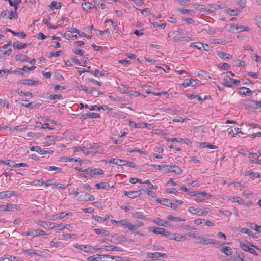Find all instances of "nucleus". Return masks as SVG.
<instances>
[{"instance_id":"50","label":"nucleus","mask_w":261,"mask_h":261,"mask_svg":"<svg viewBox=\"0 0 261 261\" xmlns=\"http://www.w3.org/2000/svg\"><path fill=\"white\" fill-rule=\"evenodd\" d=\"M101 256L97 254L95 256H91L88 257V259L90 261H101Z\"/></svg>"},{"instance_id":"20","label":"nucleus","mask_w":261,"mask_h":261,"mask_svg":"<svg viewBox=\"0 0 261 261\" xmlns=\"http://www.w3.org/2000/svg\"><path fill=\"white\" fill-rule=\"evenodd\" d=\"M15 60L17 61L29 62V58L25 55L18 54L15 56Z\"/></svg>"},{"instance_id":"17","label":"nucleus","mask_w":261,"mask_h":261,"mask_svg":"<svg viewBox=\"0 0 261 261\" xmlns=\"http://www.w3.org/2000/svg\"><path fill=\"white\" fill-rule=\"evenodd\" d=\"M0 52L2 53L4 56H10V55H11L12 53V50L11 48H8L7 45L5 44L2 46V49L0 50Z\"/></svg>"},{"instance_id":"21","label":"nucleus","mask_w":261,"mask_h":261,"mask_svg":"<svg viewBox=\"0 0 261 261\" xmlns=\"http://www.w3.org/2000/svg\"><path fill=\"white\" fill-rule=\"evenodd\" d=\"M94 219L99 223H102L107 221L109 218V215L106 214L104 217H100L99 216H93Z\"/></svg>"},{"instance_id":"45","label":"nucleus","mask_w":261,"mask_h":261,"mask_svg":"<svg viewBox=\"0 0 261 261\" xmlns=\"http://www.w3.org/2000/svg\"><path fill=\"white\" fill-rule=\"evenodd\" d=\"M176 32L179 35H187L189 33V31L188 30L180 27L177 28Z\"/></svg>"},{"instance_id":"54","label":"nucleus","mask_w":261,"mask_h":261,"mask_svg":"<svg viewBox=\"0 0 261 261\" xmlns=\"http://www.w3.org/2000/svg\"><path fill=\"white\" fill-rule=\"evenodd\" d=\"M86 170H88V168L84 169L83 172L80 173L79 175L82 178H86L90 176L89 171H87Z\"/></svg>"},{"instance_id":"61","label":"nucleus","mask_w":261,"mask_h":261,"mask_svg":"<svg viewBox=\"0 0 261 261\" xmlns=\"http://www.w3.org/2000/svg\"><path fill=\"white\" fill-rule=\"evenodd\" d=\"M211 7L212 8H213L215 10L218 9H221L224 8V5L221 4V5H218V4H212L210 5Z\"/></svg>"},{"instance_id":"2","label":"nucleus","mask_w":261,"mask_h":261,"mask_svg":"<svg viewBox=\"0 0 261 261\" xmlns=\"http://www.w3.org/2000/svg\"><path fill=\"white\" fill-rule=\"evenodd\" d=\"M240 83V81L239 80L233 79L229 76H225L222 83L225 87H231L233 85H238Z\"/></svg>"},{"instance_id":"56","label":"nucleus","mask_w":261,"mask_h":261,"mask_svg":"<svg viewBox=\"0 0 261 261\" xmlns=\"http://www.w3.org/2000/svg\"><path fill=\"white\" fill-rule=\"evenodd\" d=\"M257 172H254L251 170L246 171L245 173L246 176H249L251 178H256Z\"/></svg>"},{"instance_id":"6","label":"nucleus","mask_w":261,"mask_h":261,"mask_svg":"<svg viewBox=\"0 0 261 261\" xmlns=\"http://www.w3.org/2000/svg\"><path fill=\"white\" fill-rule=\"evenodd\" d=\"M199 243L203 244L204 245H216L218 244L219 242L215 239H209L207 238L202 237L199 238Z\"/></svg>"},{"instance_id":"19","label":"nucleus","mask_w":261,"mask_h":261,"mask_svg":"<svg viewBox=\"0 0 261 261\" xmlns=\"http://www.w3.org/2000/svg\"><path fill=\"white\" fill-rule=\"evenodd\" d=\"M238 93L241 95H248L251 93V90L248 88L242 87L239 88Z\"/></svg>"},{"instance_id":"62","label":"nucleus","mask_w":261,"mask_h":261,"mask_svg":"<svg viewBox=\"0 0 261 261\" xmlns=\"http://www.w3.org/2000/svg\"><path fill=\"white\" fill-rule=\"evenodd\" d=\"M153 222L156 224L162 226L163 224V220L159 218H156L153 220Z\"/></svg>"},{"instance_id":"27","label":"nucleus","mask_w":261,"mask_h":261,"mask_svg":"<svg viewBox=\"0 0 261 261\" xmlns=\"http://www.w3.org/2000/svg\"><path fill=\"white\" fill-rule=\"evenodd\" d=\"M67 226H69V225L65 223H60L59 224H56L55 223H54L53 229L57 230H61L66 228Z\"/></svg>"},{"instance_id":"28","label":"nucleus","mask_w":261,"mask_h":261,"mask_svg":"<svg viewBox=\"0 0 261 261\" xmlns=\"http://www.w3.org/2000/svg\"><path fill=\"white\" fill-rule=\"evenodd\" d=\"M200 146L202 148H207L210 149H217L218 147L215 145H212L207 142H202L200 144Z\"/></svg>"},{"instance_id":"1","label":"nucleus","mask_w":261,"mask_h":261,"mask_svg":"<svg viewBox=\"0 0 261 261\" xmlns=\"http://www.w3.org/2000/svg\"><path fill=\"white\" fill-rule=\"evenodd\" d=\"M109 163H112L115 165L119 166H127L130 167H133L134 163L132 162H128L127 161L117 159L115 158H111L108 162Z\"/></svg>"},{"instance_id":"53","label":"nucleus","mask_w":261,"mask_h":261,"mask_svg":"<svg viewBox=\"0 0 261 261\" xmlns=\"http://www.w3.org/2000/svg\"><path fill=\"white\" fill-rule=\"evenodd\" d=\"M11 33L14 36H17L21 38H24L26 36V34L23 32H16L12 30V31H11Z\"/></svg>"},{"instance_id":"49","label":"nucleus","mask_w":261,"mask_h":261,"mask_svg":"<svg viewBox=\"0 0 261 261\" xmlns=\"http://www.w3.org/2000/svg\"><path fill=\"white\" fill-rule=\"evenodd\" d=\"M119 225L123 226L124 228H127L129 223V221L128 219H125L123 220H119Z\"/></svg>"},{"instance_id":"51","label":"nucleus","mask_w":261,"mask_h":261,"mask_svg":"<svg viewBox=\"0 0 261 261\" xmlns=\"http://www.w3.org/2000/svg\"><path fill=\"white\" fill-rule=\"evenodd\" d=\"M11 6L14 7L16 10L19 4V0H8Z\"/></svg>"},{"instance_id":"9","label":"nucleus","mask_w":261,"mask_h":261,"mask_svg":"<svg viewBox=\"0 0 261 261\" xmlns=\"http://www.w3.org/2000/svg\"><path fill=\"white\" fill-rule=\"evenodd\" d=\"M74 247L80 250L83 251L87 253L90 252L92 249V247L91 246L85 245H79L77 244H75L74 245Z\"/></svg>"},{"instance_id":"11","label":"nucleus","mask_w":261,"mask_h":261,"mask_svg":"<svg viewBox=\"0 0 261 261\" xmlns=\"http://www.w3.org/2000/svg\"><path fill=\"white\" fill-rule=\"evenodd\" d=\"M13 191H5L0 192V199L9 198L15 195Z\"/></svg>"},{"instance_id":"29","label":"nucleus","mask_w":261,"mask_h":261,"mask_svg":"<svg viewBox=\"0 0 261 261\" xmlns=\"http://www.w3.org/2000/svg\"><path fill=\"white\" fill-rule=\"evenodd\" d=\"M21 83L24 85H34L38 84V81L31 79H25L22 80Z\"/></svg>"},{"instance_id":"41","label":"nucleus","mask_w":261,"mask_h":261,"mask_svg":"<svg viewBox=\"0 0 261 261\" xmlns=\"http://www.w3.org/2000/svg\"><path fill=\"white\" fill-rule=\"evenodd\" d=\"M178 11L182 14H190L193 15L195 13L193 10H188L184 8H179Z\"/></svg>"},{"instance_id":"44","label":"nucleus","mask_w":261,"mask_h":261,"mask_svg":"<svg viewBox=\"0 0 261 261\" xmlns=\"http://www.w3.org/2000/svg\"><path fill=\"white\" fill-rule=\"evenodd\" d=\"M249 102L250 103L251 106H252L255 109H258L261 107V100L259 101L251 100Z\"/></svg>"},{"instance_id":"64","label":"nucleus","mask_w":261,"mask_h":261,"mask_svg":"<svg viewBox=\"0 0 261 261\" xmlns=\"http://www.w3.org/2000/svg\"><path fill=\"white\" fill-rule=\"evenodd\" d=\"M182 20L189 24H193L195 23V20L191 18L184 17L182 18Z\"/></svg>"},{"instance_id":"30","label":"nucleus","mask_w":261,"mask_h":261,"mask_svg":"<svg viewBox=\"0 0 261 261\" xmlns=\"http://www.w3.org/2000/svg\"><path fill=\"white\" fill-rule=\"evenodd\" d=\"M132 216L134 218H139L143 220H146L147 218L142 212H135L132 214Z\"/></svg>"},{"instance_id":"42","label":"nucleus","mask_w":261,"mask_h":261,"mask_svg":"<svg viewBox=\"0 0 261 261\" xmlns=\"http://www.w3.org/2000/svg\"><path fill=\"white\" fill-rule=\"evenodd\" d=\"M186 95H187V97L188 98V99L190 100H193L194 99H196L198 101H202L201 97L198 95H195V94H187Z\"/></svg>"},{"instance_id":"48","label":"nucleus","mask_w":261,"mask_h":261,"mask_svg":"<svg viewBox=\"0 0 261 261\" xmlns=\"http://www.w3.org/2000/svg\"><path fill=\"white\" fill-rule=\"evenodd\" d=\"M101 261H113L114 260L113 257L109 255H100Z\"/></svg>"},{"instance_id":"58","label":"nucleus","mask_w":261,"mask_h":261,"mask_svg":"<svg viewBox=\"0 0 261 261\" xmlns=\"http://www.w3.org/2000/svg\"><path fill=\"white\" fill-rule=\"evenodd\" d=\"M11 71H10L9 70L5 69L4 70H0V76L1 77H6L7 75L10 73Z\"/></svg>"},{"instance_id":"35","label":"nucleus","mask_w":261,"mask_h":261,"mask_svg":"<svg viewBox=\"0 0 261 261\" xmlns=\"http://www.w3.org/2000/svg\"><path fill=\"white\" fill-rule=\"evenodd\" d=\"M0 163L4 164L5 165H8L11 167H15L16 163H14L13 161L10 160H0Z\"/></svg>"},{"instance_id":"12","label":"nucleus","mask_w":261,"mask_h":261,"mask_svg":"<svg viewBox=\"0 0 261 261\" xmlns=\"http://www.w3.org/2000/svg\"><path fill=\"white\" fill-rule=\"evenodd\" d=\"M147 256L150 258H158L159 257H162L163 258H167V255L166 253H160V252H154L151 253L148 252L147 254Z\"/></svg>"},{"instance_id":"60","label":"nucleus","mask_w":261,"mask_h":261,"mask_svg":"<svg viewBox=\"0 0 261 261\" xmlns=\"http://www.w3.org/2000/svg\"><path fill=\"white\" fill-rule=\"evenodd\" d=\"M36 68L35 66H32L31 67H29L27 66H24L22 68V71L24 72H28L34 70Z\"/></svg>"},{"instance_id":"37","label":"nucleus","mask_w":261,"mask_h":261,"mask_svg":"<svg viewBox=\"0 0 261 261\" xmlns=\"http://www.w3.org/2000/svg\"><path fill=\"white\" fill-rule=\"evenodd\" d=\"M190 46L191 47H195L199 50L204 49V44L200 42L192 43Z\"/></svg>"},{"instance_id":"40","label":"nucleus","mask_w":261,"mask_h":261,"mask_svg":"<svg viewBox=\"0 0 261 261\" xmlns=\"http://www.w3.org/2000/svg\"><path fill=\"white\" fill-rule=\"evenodd\" d=\"M46 169L49 171H56V172H59L61 171L62 168L58 167L55 166H48L46 167Z\"/></svg>"},{"instance_id":"10","label":"nucleus","mask_w":261,"mask_h":261,"mask_svg":"<svg viewBox=\"0 0 261 261\" xmlns=\"http://www.w3.org/2000/svg\"><path fill=\"white\" fill-rule=\"evenodd\" d=\"M100 117V114L96 113H93V112H88L85 114H83L82 115V118L83 119H85L87 118H90V119H96V118H99Z\"/></svg>"},{"instance_id":"16","label":"nucleus","mask_w":261,"mask_h":261,"mask_svg":"<svg viewBox=\"0 0 261 261\" xmlns=\"http://www.w3.org/2000/svg\"><path fill=\"white\" fill-rule=\"evenodd\" d=\"M240 246L242 249L246 252H248L251 247H255L252 244L246 241L241 242Z\"/></svg>"},{"instance_id":"18","label":"nucleus","mask_w":261,"mask_h":261,"mask_svg":"<svg viewBox=\"0 0 261 261\" xmlns=\"http://www.w3.org/2000/svg\"><path fill=\"white\" fill-rule=\"evenodd\" d=\"M124 195L130 198H134L139 196L140 194L138 191H125Z\"/></svg>"},{"instance_id":"63","label":"nucleus","mask_w":261,"mask_h":261,"mask_svg":"<svg viewBox=\"0 0 261 261\" xmlns=\"http://www.w3.org/2000/svg\"><path fill=\"white\" fill-rule=\"evenodd\" d=\"M148 124L145 122H139L137 123V128H144L147 127Z\"/></svg>"},{"instance_id":"24","label":"nucleus","mask_w":261,"mask_h":261,"mask_svg":"<svg viewBox=\"0 0 261 261\" xmlns=\"http://www.w3.org/2000/svg\"><path fill=\"white\" fill-rule=\"evenodd\" d=\"M192 40V39L187 37H176L174 36L172 38V41L174 42H180L184 41Z\"/></svg>"},{"instance_id":"15","label":"nucleus","mask_w":261,"mask_h":261,"mask_svg":"<svg viewBox=\"0 0 261 261\" xmlns=\"http://www.w3.org/2000/svg\"><path fill=\"white\" fill-rule=\"evenodd\" d=\"M87 171H89L90 176L91 177H93V175H102L103 174V171L100 168H95L91 169L90 168H88V170H86Z\"/></svg>"},{"instance_id":"14","label":"nucleus","mask_w":261,"mask_h":261,"mask_svg":"<svg viewBox=\"0 0 261 261\" xmlns=\"http://www.w3.org/2000/svg\"><path fill=\"white\" fill-rule=\"evenodd\" d=\"M168 172H175L177 174H180L182 173V170L180 168L176 165H172L171 166H168L167 173Z\"/></svg>"},{"instance_id":"8","label":"nucleus","mask_w":261,"mask_h":261,"mask_svg":"<svg viewBox=\"0 0 261 261\" xmlns=\"http://www.w3.org/2000/svg\"><path fill=\"white\" fill-rule=\"evenodd\" d=\"M36 223L46 229H53L54 223L42 220H38Z\"/></svg>"},{"instance_id":"39","label":"nucleus","mask_w":261,"mask_h":261,"mask_svg":"<svg viewBox=\"0 0 261 261\" xmlns=\"http://www.w3.org/2000/svg\"><path fill=\"white\" fill-rule=\"evenodd\" d=\"M13 46L18 49H22L26 47L27 44L17 41L13 43Z\"/></svg>"},{"instance_id":"23","label":"nucleus","mask_w":261,"mask_h":261,"mask_svg":"<svg viewBox=\"0 0 261 261\" xmlns=\"http://www.w3.org/2000/svg\"><path fill=\"white\" fill-rule=\"evenodd\" d=\"M109 185L108 183L106 182H101L100 183L96 184L95 187L97 189H106L108 190L109 188Z\"/></svg>"},{"instance_id":"46","label":"nucleus","mask_w":261,"mask_h":261,"mask_svg":"<svg viewBox=\"0 0 261 261\" xmlns=\"http://www.w3.org/2000/svg\"><path fill=\"white\" fill-rule=\"evenodd\" d=\"M240 11L239 10H233L228 9L226 10L227 13L230 16H236L238 15Z\"/></svg>"},{"instance_id":"43","label":"nucleus","mask_w":261,"mask_h":261,"mask_svg":"<svg viewBox=\"0 0 261 261\" xmlns=\"http://www.w3.org/2000/svg\"><path fill=\"white\" fill-rule=\"evenodd\" d=\"M102 248L105 249L107 251H112L118 250V247H117L114 246L103 245L102 246Z\"/></svg>"},{"instance_id":"22","label":"nucleus","mask_w":261,"mask_h":261,"mask_svg":"<svg viewBox=\"0 0 261 261\" xmlns=\"http://www.w3.org/2000/svg\"><path fill=\"white\" fill-rule=\"evenodd\" d=\"M150 166L152 167H154L159 170H162L164 171L166 173H167V170L168 168V166L165 164L162 165H155V164H151Z\"/></svg>"},{"instance_id":"31","label":"nucleus","mask_w":261,"mask_h":261,"mask_svg":"<svg viewBox=\"0 0 261 261\" xmlns=\"http://www.w3.org/2000/svg\"><path fill=\"white\" fill-rule=\"evenodd\" d=\"M30 151H35L41 155H43L44 150L42 149L40 147L38 146H33L30 148Z\"/></svg>"},{"instance_id":"4","label":"nucleus","mask_w":261,"mask_h":261,"mask_svg":"<svg viewBox=\"0 0 261 261\" xmlns=\"http://www.w3.org/2000/svg\"><path fill=\"white\" fill-rule=\"evenodd\" d=\"M79 199L81 201L87 202L94 200L95 197L88 193L82 192L80 193Z\"/></svg>"},{"instance_id":"32","label":"nucleus","mask_w":261,"mask_h":261,"mask_svg":"<svg viewBox=\"0 0 261 261\" xmlns=\"http://www.w3.org/2000/svg\"><path fill=\"white\" fill-rule=\"evenodd\" d=\"M92 4L89 2H85V3H83L82 4V8L83 9V10H84L85 11H88L92 8H95V9L96 8V7L92 6Z\"/></svg>"},{"instance_id":"7","label":"nucleus","mask_w":261,"mask_h":261,"mask_svg":"<svg viewBox=\"0 0 261 261\" xmlns=\"http://www.w3.org/2000/svg\"><path fill=\"white\" fill-rule=\"evenodd\" d=\"M17 208V206L8 203L7 204H2L0 205V211L4 212V211H15Z\"/></svg>"},{"instance_id":"59","label":"nucleus","mask_w":261,"mask_h":261,"mask_svg":"<svg viewBox=\"0 0 261 261\" xmlns=\"http://www.w3.org/2000/svg\"><path fill=\"white\" fill-rule=\"evenodd\" d=\"M143 183L147 184L150 189H156L158 188L156 186H153L149 180L144 181Z\"/></svg>"},{"instance_id":"52","label":"nucleus","mask_w":261,"mask_h":261,"mask_svg":"<svg viewBox=\"0 0 261 261\" xmlns=\"http://www.w3.org/2000/svg\"><path fill=\"white\" fill-rule=\"evenodd\" d=\"M187 238L183 235H181L179 233H176L175 235V237L174 238V240L176 241H181L182 240H186Z\"/></svg>"},{"instance_id":"55","label":"nucleus","mask_w":261,"mask_h":261,"mask_svg":"<svg viewBox=\"0 0 261 261\" xmlns=\"http://www.w3.org/2000/svg\"><path fill=\"white\" fill-rule=\"evenodd\" d=\"M61 7L60 3H57L56 1H52L51 3V8L52 9H58Z\"/></svg>"},{"instance_id":"13","label":"nucleus","mask_w":261,"mask_h":261,"mask_svg":"<svg viewBox=\"0 0 261 261\" xmlns=\"http://www.w3.org/2000/svg\"><path fill=\"white\" fill-rule=\"evenodd\" d=\"M224 199L231 200L233 202H237L240 205H244L245 201L240 197L229 196Z\"/></svg>"},{"instance_id":"57","label":"nucleus","mask_w":261,"mask_h":261,"mask_svg":"<svg viewBox=\"0 0 261 261\" xmlns=\"http://www.w3.org/2000/svg\"><path fill=\"white\" fill-rule=\"evenodd\" d=\"M76 87L79 90H83L87 93H92L91 91H89V90L87 88V87H86L83 85H77V86H76Z\"/></svg>"},{"instance_id":"36","label":"nucleus","mask_w":261,"mask_h":261,"mask_svg":"<svg viewBox=\"0 0 261 261\" xmlns=\"http://www.w3.org/2000/svg\"><path fill=\"white\" fill-rule=\"evenodd\" d=\"M61 161L64 162H78L80 161V158H70L67 156H63L61 158Z\"/></svg>"},{"instance_id":"5","label":"nucleus","mask_w":261,"mask_h":261,"mask_svg":"<svg viewBox=\"0 0 261 261\" xmlns=\"http://www.w3.org/2000/svg\"><path fill=\"white\" fill-rule=\"evenodd\" d=\"M149 231L153 232L156 234H161L163 236H167L168 231H166L165 229L162 227H150L148 228Z\"/></svg>"},{"instance_id":"38","label":"nucleus","mask_w":261,"mask_h":261,"mask_svg":"<svg viewBox=\"0 0 261 261\" xmlns=\"http://www.w3.org/2000/svg\"><path fill=\"white\" fill-rule=\"evenodd\" d=\"M218 55L220 58L225 60L231 58L232 57L230 54L225 53L224 52H219Z\"/></svg>"},{"instance_id":"3","label":"nucleus","mask_w":261,"mask_h":261,"mask_svg":"<svg viewBox=\"0 0 261 261\" xmlns=\"http://www.w3.org/2000/svg\"><path fill=\"white\" fill-rule=\"evenodd\" d=\"M229 30L233 32H241L243 31H248L249 29L248 26L231 24L230 25Z\"/></svg>"},{"instance_id":"25","label":"nucleus","mask_w":261,"mask_h":261,"mask_svg":"<svg viewBox=\"0 0 261 261\" xmlns=\"http://www.w3.org/2000/svg\"><path fill=\"white\" fill-rule=\"evenodd\" d=\"M167 219L172 222H180L184 221L185 220L180 217H175L172 215H168L167 216Z\"/></svg>"},{"instance_id":"34","label":"nucleus","mask_w":261,"mask_h":261,"mask_svg":"<svg viewBox=\"0 0 261 261\" xmlns=\"http://www.w3.org/2000/svg\"><path fill=\"white\" fill-rule=\"evenodd\" d=\"M221 251L227 256H230L232 254L231 249L229 247H222L221 249Z\"/></svg>"},{"instance_id":"26","label":"nucleus","mask_w":261,"mask_h":261,"mask_svg":"<svg viewBox=\"0 0 261 261\" xmlns=\"http://www.w3.org/2000/svg\"><path fill=\"white\" fill-rule=\"evenodd\" d=\"M210 212V209L207 207H205L203 209H198L197 215L199 216H206Z\"/></svg>"},{"instance_id":"33","label":"nucleus","mask_w":261,"mask_h":261,"mask_svg":"<svg viewBox=\"0 0 261 261\" xmlns=\"http://www.w3.org/2000/svg\"><path fill=\"white\" fill-rule=\"evenodd\" d=\"M32 232L35 233L34 234L32 235V237H34L38 236H45L46 234V232L41 229H33Z\"/></svg>"},{"instance_id":"47","label":"nucleus","mask_w":261,"mask_h":261,"mask_svg":"<svg viewBox=\"0 0 261 261\" xmlns=\"http://www.w3.org/2000/svg\"><path fill=\"white\" fill-rule=\"evenodd\" d=\"M50 244L51 246L56 248H62L64 247L63 244L61 242H55L52 241L50 242Z\"/></svg>"}]
</instances>
